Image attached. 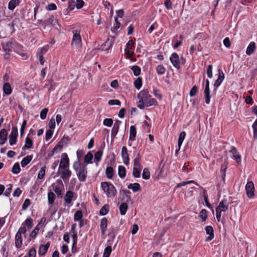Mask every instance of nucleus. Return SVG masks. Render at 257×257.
Instances as JSON below:
<instances>
[{
    "instance_id": "3",
    "label": "nucleus",
    "mask_w": 257,
    "mask_h": 257,
    "mask_svg": "<svg viewBox=\"0 0 257 257\" xmlns=\"http://www.w3.org/2000/svg\"><path fill=\"white\" fill-rule=\"evenodd\" d=\"M101 186L108 197L112 198L116 195V189L111 183L103 182L101 183Z\"/></svg>"
},
{
    "instance_id": "57",
    "label": "nucleus",
    "mask_w": 257,
    "mask_h": 257,
    "mask_svg": "<svg viewBox=\"0 0 257 257\" xmlns=\"http://www.w3.org/2000/svg\"><path fill=\"white\" fill-rule=\"evenodd\" d=\"M39 229H40V228H39V224H38L35 227V228L34 229V230L32 231V232L31 233L30 236H31V237L32 238H34L36 237V236L37 234Z\"/></svg>"
},
{
    "instance_id": "33",
    "label": "nucleus",
    "mask_w": 257,
    "mask_h": 257,
    "mask_svg": "<svg viewBox=\"0 0 257 257\" xmlns=\"http://www.w3.org/2000/svg\"><path fill=\"white\" fill-rule=\"evenodd\" d=\"M118 174L120 178H123L126 175L125 168L122 166H119L118 168Z\"/></svg>"
},
{
    "instance_id": "60",
    "label": "nucleus",
    "mask_w": 257,
    "mask_h": 257,
    "mask_svg": "<svg viewBox=\"0 0 257 257\" xmlns=\"http://www.w3.org/2000/svg\"><path fill=\"white\" fill-rule=\"evenodd\" d=\"M53 134V131L52 130H49L46 131L45 135V139L46 141L49 140Z\"/></svg>"
},
{
    "instance_id": "28",
    "label": "nucleus",
    "mask_w": 257,
    "mask_h": 257,
    "mask_svg": "<svg viewBox=\"0 0 257 257\" xmlns=\"http://www.w3.org/2000/svg\"><path fill=\"white\" fill-rule=\"evenodd\" d=\"M33 156L32 155L27 156L24 158L22 160L21 163L22 167H25L27 166L32 160Z\"/></svg>"
},
{
    "instance_id": "26",
    "label": "nucleus",
    "mask_w": 257,
    "mask_h": 257,
    "mask_svg": "<svg viewBox=\"0 0 257 257\" xmlns=\"http://www.w3.org/2000/svg\"><path fill=\"white\" fill-rule=\"evenodd\" d=\"M136 134L137 131L135 126L132 125L130 128V140L132 141L135 140Z\"/></svg>"
},
{
    "instance_id": "17",
    "label": "nucleus",
    "mask_w": 257,
    "mask_h": 257,
    "mask_svg": "<svg viewBox=\"0 0 257 257\" xmlns=\"http://www.w3.org/2000/svg\"><path fill=\"white\" fill-rule=\"evenodd\" d=\"M121 156L124 164L127 165L130 162V159L127 153V149L125 146L122 147L121 150Z\"/></svg>"
},
{
    "instance_id": "7",
    "label": "nucleus",
    "mask_w": 257,
    "mask_h": 257,
    "mask_svg": "<svg viewBox=\"0 0 257 257\" xmlns=\"http://www.w3.org/2000/svg\"><path fill=\"white\" fill-rule=\"evenodd\" d=\"M69 167V159L66 153H63L62 155L58 169H66Z\"/></svg>"
},
{
    "instance_id": "62",
    "label": "nucleus",
    "mask_w": 257,
    "mask_h": 257,
    "mask_svg": "<svg viewBox=\"0 0 257 257\" xmlns=\"http://www.w3.org/2000/svg\"><path fill=\"white\" fill-rule=\"evenodd\" d=\"M31 203V201L29 199H26L22 205V209L23 210H26L29 206Z\"/></svg>"
},
{
    "instance_id": "4",
    "label": "nucleus",
    "mask_w": 257,
    "mask_h": 257,
    "mask_svg": "<svg viewBox=\"0 0 257 257\" xmlns=\"http://www.w3.org/2000/svg\"><path fill=\"white\" fill-rule=\"evenodd\" d=\"M73 34L71 45L73 48L76 49H80L82 48V40L80 32L74 31L73 32Z\"/></svg>"
},
{
    "instance_id": "9",
    "label": "nucleus",
    "mask_w": 257,
    "mask_h": 257,
    "mask_svg": "<svg viewBox=\"0 0 257 257\" xmlns=\"http://www.w3.org/2000/svg\"><path fill=\"white\" fill-rule=\"evenodd\" d=\"M246 195L249 198H252L254 196V184L252 181L247 183L245 186Z\"/></svg>"
},
{
    "instance_id": "25",
    "label": "nucleus",
    "mask_w": 257,
    "mask_h": 257,
    "mask_svg": "<svg viewBox=\"0 0 257 257\" xmlns=\"http://www.w3.org/2000/svg\"><path fill=\"white\" fill-rule=\"evenodd\" d=\"M73 197V193L71 191H68L65 196L64 200L68 204L71 203Z\"/></svg>"
},
{
    "instance_id": "45",
    "label": "nucleus",
    "mask_w": 257,
    "mask_h": 257,
    "mask_svg": "<svg viewBox=\"0 0 257 257\" xmlns=\"http://www.w3.org/2000/svg\"><path fill=\"white\" fill-rule=\"evenodd\" d=\"M82 212L81 210H77L74 214V219L75 221H79L82 219Z\"/></svg>"
},
{
    "instance_id": "31",
    "label": "nucleus",
    "mask_w": 257,
    "mask_h": 257,
    "mask_svg": "<svg viewBox=\"0 0 257 257\" xmlns=\"http://www.w3.org/2000/svg\"><path fill=\"white\" fill-rule=\"evenodd\" d=\"M128 206L126 203H122L119 206V209L120 211V213L121 215H124L125 214L126 211L127 210Z\"/></svg>"
},
{
    "instance_id": "24",
    "label": "nucleus",
    "mask_w": 257,
    "mask_h": 257,
    "mask_svg": "<svg viewBox=\"0 0 257 257\" xmlns=\"http://www.w3.org/2000/svg\"><path fill=\"white\" fill-rule=\"evenodd\" d=\"M22 235L17 233L15 235V243L17 248H20L22 246Z\"/></svg>"
},
{
    "instance_id": "53",
    "label": "nucleus",
    "mask_w": 257,
    "mask_h": 257,
    "mask_svg": "<svg viewBox=\"0 0 257 257\" xmlns=\"http://www.w3.org/2000/svg\"><path fill=\"white\" fill-rule=\"evenodd\" d=\"M27 120L26 119H24L20 129V135L21 137H23L24 135L25 129L27 126Z\"/></svg>"
},
{
    "instance_id": "13",
    "label": "nucleus",
    "mask_w": 257,
    "mask_h": 257,
    "mask_svg": "<svg viewBox=\"0 0 257 257\" xmlns=\"http://www.w3.org/2000/svg\"><path fill=\"white\" fill-rule=\"evenodd\" d=\"M114 43V38H108L104 44L101 45L102 50L108 51Z\"/></svg>"
},
{
    "instance_id": "19",
    "label": "nucleus",
    "mask_w": 257,
    "mask_h": 257,
    "mask_svg": "<svg viewBox=\"0 0 257 257\" xmlns=\"http://www.w3.org/2000/svg\"><path fill=\"white\" fill-rule=\"evenodd\" d=\"M8 133L7 130L3 128L0 131V145H4L7 141Z\"/></svg>"
},
{
    "instance_id": "43",
    "label": "nucleus",
    "mask_w": 257,
    "mask_h": 257,
    "mask_svg": "<svg viewBox=\"0 0 257 257\" xmlns=\"http://www.w3.org/2000/svg\"><path fill=\"white\" fill-rule=\"evenodd\" d=\"M142 177L145 180H148L150 177V172L148 168L143 170Z\"/></svg>"
},
{
    "instance_id": "12",
    "label": "nucleus",
    "mask_w": 257,
    "mask_h": 257,
    "mask_svg": "<svg viewBox=\"0 0 257 257\" xmlns=\"http://www.w3.org/2000/svg\"><path fill=\"white\" fill-rule=\"evenodd\" d=\"M121 121L118 120H116L115 122L114 123V125L113 126V127L111 130V141L112 142L115 137L116 135H117L119 128V125L121 124Z\"/></svg>"
},
{
    "instance_id": "61",
    "label": "nucleus",
    "mask_w": 257,
    "mask_h": 257,
    "mask_svg": "<svg viewBox=\"0 0 257 257\" xmlns=\"http://www.w3.org/2000/svg\"><path fill=\"white\" fill-rule=\"evenodd\" d=\"M252 127L253 130V137L256 138L257 137V119L253 123Z\"/></svg>"
},
{
    "instance_id": "21",
    "label": "nucleus",
    "mask_w": 257,
    "mask_h": 257,
    "mask_svg": "<svg viewBox=\"0 0 257 257\" xmlns=\"http://www.w3.org/2000/svg\"><path fill=\"white\" fill-rule=\"evenodd\" d=\"M256 45L254 42H251L247 47L246 54L247 55H251L255 50Z\"/></svg>"
},
{
    "instance_id": "36",
    "label": "nucleus",
    "mask_w": 257,
    "mask_h": 257,
    "mask_svg": "<svg viewBox=\"0 0 257 257\" xmlns=\"http://www.w3.org/2000/svg\"><path fill=\"white\" fill-rule=\"evenodd\" d=\"M92 158V154L90 152H89L84 157V162L87 164L92 163L91 160Z\"/></svg>"
},
{
    "instance_id": "59",
    "label": "nucleus",
    "mask_w": 257,
    "mask_h": 257,
    "mask_svg": "<svg viewBox=\"0 0 257 257\" xmlns=\"http://www.w3.org/2000/svg\"><path fill=\"white\" fill-rule=\"evenodd\" d=\"M25 224L28 227V228H31L33 225L32 219H26V220L25 221Z\"/></svg>"
},
{
    "instance_id": "18",
    "label": "nucleus",
    "mask_w": 257,
    "mask_h": 257,
    "mask_svg": "<svg viewBox=\"0 0 257 257\" xmlns=\"http://www.w3.org/2000/svg\"><path fill=\"white\" fill-rule=\"evenodd\" d=\"M224 79V75L222 71L219 70V75L217 79L215 81L214 84V90L220 86L222 82Z\"/></svg>"
},
{
    "instance_id": "41",
    "label": "nucleus",
    "mask_w": 257,
    "mask_h": 257,
    "mask_svg": "<svg viewBox=\"0 0 257 257\" xmlns=\"http://www.w3.org/2000/svg\"><path fill=\"white\" fill-rule=\"evenodd\" d=\"M103 154V152L101 150H99L94 154V159L97 162H99L101 160V157Z\"/></svg>"
},
{
    "instance_id": "63",
    "label": "nucleus",
    "mask_w": 257,
    "mask_h": 257,
    "mask_svg": "<svg viewBox=\"0 0 257 257\" xmlns=\"http://www.w3.org/2000/svg\"><path fill=\"white\" fill-rule=\"evenodd\" d=\"M197 90H198V89H197V86L196 85L193 86L190 91V93H189L190 96L191 97L195 96L196 94Z\"/></svg>"
},
{
    "instance_id": "49",
    "label": "nucleus",
    "mask_w": 257,
    "mask_h": 257,
    "mask_svg": "<svg viewBox=\"0 0 257 257\" xmlns=\"http://www.w3.org/2000/svg\"><path fill=\"white\" fill-rule=\"evenodd\" d=\"M199 216L202 221H204L207 217V211L204 209H202L199 213Z\"/></svg>"
},
{
    "instance_id": "58",
    "label": "nucleus",
    "mask_w": 257,
    "mask_h": 257,
    "mask_svg": "<svg viewBox=\"0 0 257 257\" xmlns=\"http://www.w3.org/2000/svg\"><path fill=\"white\" fill-rule=\"evenodd\" d=\"M76 7V4L74 1H69L68 3V8L66 10L67 11H72Z\"/></svg>"
},
{
    "instance_id": "20",
    "label": "nucleus",
    "mask_w": 257,
    "mask_h": 257,
    "mask_svg": "<svg viewBox=\"0 0 257 257\" xmlns=\"http://www.w3.org/2000/svg\"><path fill=\"white\" fill-rule=\"evenodd\" d=\"M50 242H47L46 244H41L39 246L38 254L40 255H44L47 252L49 247H50Z\"/></svg>"
},
{
    "instance_id": "29",
    "label": "nucleus",
    "mask_w": 257,
    "mask_h": 257,
    "mask_svg": "<svg viewBox=\"0 0 257 257\" xmlns=\"http://www.w3.org/2000/svg\"><path fill=\"white\" fill-rule=\"evenodd\" d=\"M20 0H11L8 4V9L10 10H14L15 8L19 5Z\"/></svg>"
},
{
    "instance_id": "34",
    "label": "nucleus",
    "mask_w": 257,
    "mask_h": 257,
    "mask_svg": "<svg viewBox=\"0 0 257 257\" xmlns=\"http://www.w3.org/2000/svg\"><path fill=\"white\" fill-rule=\"evenodd\" d=\"M114 171L111 167H107L105 171V174L106 175V177L109 179H112L113 176Z\"/></svg>"
},
{
    "instance_id": "51",
    "label": "nucleus",
    "mask_w": 257,
    "mask_h": 257,
    "mask_svg": "<svg viewBox=\"0 0 257 257\" xmlns=\"http://www.w3.org/2000/svg\"><path fill=\"white\" fill-rule=\"evenodd\" d=\"M63 148V145L60 142H58L54 148L52 149L55 153H57L61 151Z\"/></svg>"
},
{
    "instance_id": "37",
    "label": "nucleus",
    "mask_w": 257,
    "mask_h": 257,
    "mask_svg": "<svg viewBox=\"0 0 257 257\" xmlns=\"http://www.w3.org/2000/svg\"><path fill=\"white\" fill-rule=\"evenodd\" d=\"M114 20L115 26L111 29V32L114 33H115L120 27V23L118 22L117 17H115Z\"/></svg>"
},
{
    "instance_id": "40",
    "label": "nucleus",
    "mask_w": 257,
    "mask_h": 257,
    "mask_svg": "<svg viewBox=\"0 0 257 257\" xmlns=\"http://www.w3.org/2000/svg\"><path fill=\"white\" fill-rule=\"evenodd\" d=\"M20 171L21 168L19 164L18 163H15L12 169V173L17 174L20 173Z\"/></svg>"
},
{
    "instance_id": "47",
    "label": "nucleus",
    "mask_w": 257,
    "mask_h": 257,
    "mask_svg": "<svg viewBox=\"0 0 257 257\" xmlns=\"http://www.w3.org/2000/svg\"><path fill=\"white\" fill-rule=\"evenodd\" d=\"M108 205H104L100 209L99 214L101 215H105L108 212Z\"/></svg>"
},
{
    "instance_id": "32",
    "label": "nucleus",
    "mask_w": 257,
    "mask_h": 257,
    "mask_svg": "<svg viewBox=\"0 0 257 257\" xmlns=\"http://www.w3.org/2000/svg\"><path fill=\"white\" fill-rule=\"evenodd\" d=\"M3 91L7 95H10L12 93V88L10 84L7 82L3 86Z\"/></svg>"
},
{
    "instance_id": "23",
    "label": "nucleus",
    "mask_w": 257,
    "mask_h": 257,
    "mask_svg": "<svg viewBox=\"0 0 257 257\" xmlns=\"http://www.w3.org/2000/svg\"><path fill=\"white\" fill-rule=\"evenodd\" d=\"M13 45L12 41L4 42L2 43V48L6 52H10L11 51V48Z\"/></svg>"
},
{
    "instance_id": "2",
    "label": "nucleus",
    "mask_w": 257,
    "mask_h": 257,
    "mask_svg": "<svg viewBox=\"0 0 257 257\" xmlns=\"http://www.w3.org/2000/svg\"><path fill=\"white\" fill-rule=\"evenodd\" d=\"M73 169L76 171L77 176L80 182H84L87 175V170L86 166L81 165L79 161L74 162L73 165Z\"/></svg>"
},
{
    "instance_id": "48",
    "label": "nucleus",
    "mask_w": 257,
    "mask_h": 257,
    "mask_svg": "<svg viewBox=\"0 0 257 257\" xmlns=\"http://www.w3.org/2000/svg\"><path fill=\"white\" fill-rule=\"evenodd\" d=\"M139 168H140L134 167L133 175L135 178H140L141 176V171L139 170Z\"/></svg>"
},
{
    "instance_id": "27",
    "label": "nucleus",
    "mask_w": 257,
    "mask_h": 257,
    "mask_svg": "<svg viewBox=\"0 0 257 257\" xmlns=\"http://www.w3.org/2000/svg\"><path fill=\"white\" fill-rule=\"evenodd\" d=\"M127 188L130 189H132L135 192H138L141 190V186L140 184L138 183L130 184L127 186Z\"/></svg>"
},
{
    "instance_id": "8",
    "label": "nucleus",
    "mask_w": 257,
    "mask_h": 257,
    "mask_svg": "<svg viewBox=\"0 0 257 257\" xmlns=\"http://www.w3.org/2000/svg\"><path fill=\"white\" fill-rule=\"evenodd\" d=\"M229 203L227 199L222 200L219 204L218 206L216 208V212H225L228 209Z\"/></svg>"
},
{
    "instance_id": "15",
    "label": "nucleus",
    "mask_w": 257,
    "mask_h": 257,
    "mask_svg": "<svg viewBox=\"0 0 257 257\" xmlns=\"http://www.w3.org/2000/svg\"><path fill=\"white\" fill-rule=\"evenodd\" d=\"M57 23V21L55 20L54 16L51 15L44 22V24L43 25V28L44 29H46L47 25L54 26Z\"/></svg>"
},
{
    "instance_id": "10",
    "label": "nucleus",
    "mask_w": 257,
    "mask_h": 257,
    "mask_svg": "<svg viewBox=\"0 0 257 257\" xmlns=\"http://www.w3.org/2000/svg\"><path fill=\"white\" fill-rule=\"evenodd\" d=\"M205 101L206 104H209L210 101V95L209 89V81L208 79L205 80V85L204 88Z\"/></svg>"
},
{
    "instance_id": "42",
    "label": "nucleus",
    "mask_w": 257,
    "mask_h": 257,
    "mask_svg": "<svg viewBox=\"0 0 257 257\" xmlns=\"http://www.w3.org/2000/svg\"><path fill=\"white\" fill-rule=\"evenodd\" d=\"M46 169V166H43L41 168L38 174V178L39 179H42L44 177L45 175Z\"/></svg>"
},
{
    "instance_id": "22",
    "label": "nucleus",
    "mask_w": 257,
    "mask_h": 257,
    "mask_svg": "<svg viewBox=\"0 0 257 257\" xmlns=\"http://www.w3.org/2000/svg\"><path fill=\"white\" fill-rule=\"evenodd\" d=\"M107 226V219L105 217L101 219L100 227L102 234H105Z\"/></svg>"
},
{
    "instance_id": "5",
    "label": "nucleus",
    "mask_w": 257,
    "mask_h": 257,
    "mask_svg": "<svg viewBox=\"0 0 257 257\" xmlns=\"http://www.w3.org/2000/svg\"><path fill=\"white\" fill-rule=\"evenodd\" d=\"M57 174L66 182L69 180L71 176L72 172L69 169V168H66V169H58Z\"/></svg>"
},
{
    "instance_id": "6",
    "label": "nucleus",
    "mask_w": 257,
    "mask_h": 257,
    "mask_svg": "<svg viewBox=\"0 0 257 257\" xmlns=\"http://www.w3.org/2000/svg\"><path fill=\"white\" fill-rule=\"evenodd\" d=\"M18 135V128L16 126L13 127L11 134L9 135L10 145L13 146L16 144Z\"/></svg>"
},
{
    "instance_id": "55",
    "label": "nucleus",
    "mask_w": 257,
    "mask_h": 257,
    "mask_svg": "<svg viewBox=\"0 0 257 257\" xmlns=\"http://www.w3.org/2000/svg\"><path fill=\"white\" fill-rule=\"evenodd\" d=\"M103 123L104 125L110 127L113 124V120L111 118H105L104 119Z\"/></svg>"
},
{
    "instance_id": "54",
    "label": "nucleus",
    "mask_w": 257,
    "mask_h": 257,
    "mask_svg": "<svg viewBox=\"0 0 257 257\" xmlns=\"http://www.w3.org/2000/svg\"><path fill=\"white\" fill-rule=\"evenodd\" d=\"M120 192H122L123 196L126 197V201H128L131 200V192L129 191L126 190H122Z\"/></svg>"
},
{
    "instance_id": "30",
    "label": "nucleus",
    "mask_w": 257,
    "mask_h": 257,
    "mask_svg": "<svg viewBox=\"0 0 257 257\" xmlns=\"http://www.w3.org/2000/svg\"><path fill=\"white\" fill-rule=\"evenodd\" d=\"M33 141L29 137H27L25 140V144L23 147L22 149L25 150V149H30L33 146Z\"/></svg>"
},
{
    "instance_id": "14",
    "label": "nucleus",
    "mask_w": 257,
    "mask_h": 257,
    "mask_svg": "<svg viewBox=\"0 0 257 257\" xmlns=\"http://www.w3.org/2000/svg\"><path fill=\"white\" fill-rule=\"evenodd\" d=\"M230 152L232 154L231 158L235 160L238 164H240L241 162V156L239 154L236 149L234 147H233L230 151Z\"/></svg>"
},
{
    "instance_id": "16",
    "label": "nucleus",
    "mask_w": 257,
    "mask_h": 257,
    "mask_svg": "<svg viewBox=\"0 0 257 257\" xmlns=\"http://www.w3.org/2000/svg\"><path fill=\"white\" fill-rule=\"evenodd\" d=\"M205 231H206V234L209 235V236L206 238L205 241H210L212 239H213V238L214 237V230L213 229V227L210 225L207 226L205 227Z\"/></svg>"
},
{
    "instance_id": "39",
    "label": "nucleus",
    "mask_w": 257,
    "mask_h": 257,
    "mask_svg": "<svg viewBox=\"0 0 257 257\" xmlns=\"http://www.w3.org/2000/svg\"><path fill=\"white\" fill-rule=\"evenodd\" d=\"M141 158L139 156V153L137 154V157L135 158L134 160V166L137 168H141V164L140 163Z\"/></svg>"
},
{
    "instance_id": "50",
    "label": "nucleus",
    "mask_w": 257,
    "mask_h": 257,
    "mask_svg": "<svg viewBox=\"0 0 257 257\" xmlns=\"http://www.w3.org/2000/svg\"><path fill=\"white\" fill-rule=\"evenodd\" d=\"M156 71L158 75H162L165 73V68L162 65H159L156 67Z\"/></svg>"
},
{
    "instance_id": "56",
    "label": "nucleus",
    "mask_w": 257,
    "mask_h": 257,
    "mask_svg": "<svg viewBox=\"0 0 257 257\" xmlns=\"http://www.w3.org/2000/svg\"><path fill=\"white\" fill-rule=\"evenodd\" d=\"M48 112V109L47 108H45L41 110L40 112V117L42 119H45L46 118Z\"/></svg>"
},
{
    "instance_id": "11",
    "label": "nucleus",
    "mask_w": 257,
    "mask_h": 257,
    "mask_svg": "<svg viewBox=\"0 0 257 257\" xmlns=\"http://www.w3.org/2000/svg\"><path fill=\"white\" fill-rule=\"evenodd\" d=\"M170 60L175 68H180V60L178 55L176 53H173L170 57Z\"/></svg>"
},
{
    "instance_id": "1",
    "label": "nucleus",
    "mask_w": 257,
    "mask_h": 257,
    "mask_svg": "<svg viewBox=\"0 0 257 257\" xmlns=\"http://www.w3.org/2000/svg\"><path fill=\"white\" fill-rule=\"evenodd\" d=\"M137 96L139 99L137 106L141 109H144L145 107L157 106L158 104L156 99L151 98L148 89H143L138 94Z\"/></svg>"
},
{
    "instance_id": "44",
    "label": "nucleus",
    "mask_w": 257,
    "mask_h": 257,
    "mask_svg": "<svg viewBox=\"0 0 257 257\" xmlns=\"http://www.w3.org/2000/svg\"><path fill=\"white\" fill-rule=\"evenodd\" d=\"M134 85L136 88L140 89L142 85V80L140 77H138L134 82Z\"/></svg>"
},
{
    "instance_id": "35",
    "label": "nucleus",
    "mask_w": 257,
    "mask_h": 257,
    "mask_svg": "<svg viewBox=\"0 0 257 257\" xmlns=\"http://www.w3.org/2000/svg\"><path fill=\"white\" fill-rule=\"evenodd\" d=\"M185 136L186 133L185 132H182L181 133H180L178 140V146L179 147H181L182 144L185 139Z\"/></svg>"
},
{
    "instance_id": "38",
    "label": "nucleus",
    "mask_w": 257,
    "mask_h": 257,
    "mask_svg": "<svg viewBox=\"0 0 257 257\" xmlns=\"http://www.w3.org/2000/svg\"><path fill=\"white\" fill-rule=\"evenodd\" d=\"M131 70L133 71L135 76H138L141 73V68L139 66L135 65L131 67Z\"/></svg>"
},
{
    "instance_id": "52",
    "label": "nucleus",
    "mask_w": 257,
    "mask_h": 257,
    "mask_svg": "<svg viewBox=\"0 0 257 257\" xmlns=\"http://www.w3.org/2000/svg\"><path fill=\"white\" fill-rule=\"evenodd\" d=\"M55 194L54 193L50 192L48 194V202L50 204H52L54 201Z\"/></svg>"
},
{
    "instance_id": "46",
    "label": "nucleus",
    "mask_w": 257,
    "mask_h": 257,
    "mask_svg": "<svg viewBox=\"0 0 257 257\" xmlns=\"http://www.w3.org/2000/svg\"><path fill=\"white\" fill-rule=\"evenodd\" d=\"M112 249L110 246H107L104 249L103 256V257H109L111 252Z\"/></svg>"
},
{
    "instance_id": "64",
    "label": "nucleus",
    "mask_w": 257,
    "mask_h": 257,
    "mask_svg": "<svg viewBox=\"0 0 257 257\" xmlns=\"http://www.w3.org/2000/svg\"><path fill=\"white\" fill-rule=\"evenodd\" d=\"M29 257H36V250L35 248H31L28 253Z\"/></svg>"
}]
</instances>
